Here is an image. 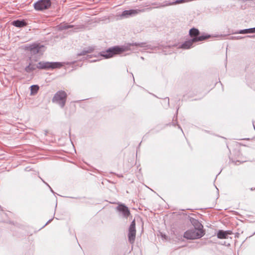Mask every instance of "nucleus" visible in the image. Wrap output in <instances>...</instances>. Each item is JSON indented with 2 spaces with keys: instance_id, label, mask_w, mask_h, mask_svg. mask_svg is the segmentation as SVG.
<instances>
[{
  "instance_id": "nucleus-1",
  "label": "nucleus",
  "mask_w": 255,
  "mask_h": 255,
  "mask_svg": "<svg viewBox=\"0 0 255 255\" xmlns=\"http://www.w3.org/2000/svg\"><path fill=\"white\" fill-rule=\"evenodd\" d=\"M202 228L203 226L200 224L198 228H195L193 229L186 231L184 234V237L189 240L200 238L203 237L204 234Z\"/></svg>"
},
{
  "instance_id": "nucleus-2",
  "label": "nucleus",
  "mask_w": 255,
  "mask_h": 255,
  "mask_svg": "<svg viewBox=\"0 0 255 255\" xmlns=\"http://www.w3.org/2000/svg\"><path fill=\"white\" fill-rule=\"evenodd\" d=\"M67 97V94L64 91L59 90L54 95L52 102L58 104L61 108H63L65 105Z\"/></svg>"
},
{
  "instance_id": "nucleus-3",
  "label": "nucleus",
  "mask_w": 255,
  "mask_h": 255,
  "mask_svg": "<svg viewBox=\"0 0 255 255\" xmlns=\"http://www.w3.org/2000/svg\"><path fill=\"white\" fill-rule=\"evenodd\" d=\"M62 66L60 62H49L41 61L37 64V68L39 69H49L59 68Z\"/></svg>"
},
{
  "instance_id": "nucleus-4",
  "label": "nucleus",
  "mask_w": 255,
  "mask_h": 255,
  "mask_svg": "<svg viewBox=\"0 0 255 255\" xmlns=\"http://www.w3.org/2000/svg\"><path fill=\"white\" fill-rule=\"evenodd\" d=\"M124 51V50L123 48H120L118 46H115L109 48L106 51L103 52L101 55L106 58H109L116 54H121Z\"/></svg>"
},
{
  "instance_id": "nucleus-5",
  "label": "nucleus",
  "mask_w": 255,
  "mask_h": 255,
  "mask_svg": "<svg viewBox=\"0 0 255 255\" xmlns=\"http://www.w3.org/2000/svg\"><path fill=\"white\" fill-rule=\"evenodd\" d=\"M51 5V0H39L33 4L34 9L37 11H42L45 9H47L50 8Z\"/></svg>"
},
{
  "instance_id": "nucleus-6",
  "label": "nucleus",
  "mask_w": 255,
  "mask_h": 255,
  "mask_svg": "<svg viewBox=\"0 0 255 255\" xmlns=\"http://www.w3.org/2000/svg\"><path fill=\"white\" fill-rule=\"evenodd\" d=\"M44 46L39 43H33L26 47V49L30 51L31 55L41 53L44 51Z\"/></svg>"
},
{
  "instance_id": "nucleus-7",
  "label": "nucleus",
  "mask_w": 255,
  "mask_h": 255,
  "mask_svg": "<svg viewBox=\"0 0 255 255\" xmlns=\"http://www.w3.org/2000/svg\"><path fill=\"white\" fill-rule=\"evenodd\" d=\"M136 236V230H135V220H133L128 228V240L131 244H133L134 243Z\"/></svg>"
},
{
  "instance_id": "nucleus-8",
  "label": "nucleus",
  "mask_w": 255,
  "mask_h": 255,
  "mask_svg": "<svg viewBox=\"0 0 255 255\" xmlns=\"http://www.w3.org/2000/svg\"><path fill=\"white\" fill-rule=\"evenodd\" d=\"M144 11V9L125 10L123 11L122 14L119 15V16L121 18H126L130 16H135L137 14Z\"/></svg>"
},
{
  "instance_id": "nucleus-9",
  "label": "nucleus",
  "mask_w": 255,
  "mask_h": 255,
  "mask_svg": "<svg viewBox=\"0 0 255 255\" xmlns=\"http://www.w3.org/2000/svg\"><path fill=\"white\" fill-rule=\"evenodd\" d=\"M205 37H200L198 38H193L190 40L186 41L181 46L180 48L185 49H188L193 47V43L198 41L205 40Z\"/></svg>"
},
{
  "instance_id": "nucleus-10",
  "label": "nucleus",
  "mask_w": 255,
  "mask_h": 255,
  "mask_svg": "<svg viewBox=\"0 0 255 255\" xmlns=\"http://www.w3.org/2000/svg\"><path fill=\"white\" fill-rule=\"evenodd\" d=\"M116 209L124 218L126 219H127L130 214V211L128 207L124 204H119L117 207Z\"/></svg>"
},
{
  "instance_id": "nucleus-11",
  "label": "nucleus",
  "mask_w": 255,
  "mask_h": 255,
  "mask_svg": "<svg viewBox=\"0 0 255 255\" xmlns=\"http://www.w3.org/2000/svg\"><path fill=\"white\" fill-rule=\"evenodd\" d=\"M200 31L199 30L195 28H192L189 30V35L193 38H198L200 37H205V40L209 38L210 36L209 35L199 36Z\"/></svg>"
},
{
  "instance_id": "nucleus-12",
  "label": "nucleus",
  "mask_w": 255,
  "mask_h": 255,
  "mask_svg": "<svg viewBox=\"0 0 255 255\" xmlns=\"http://www.w3.org/2000/svg\"><path fill=\"white\" fill-rule=\"evenodd\" d=\"M12 24L17 27H22L26 25L27 23L24 20H16L12 22Z\"/></svg>"
},
{
  "instance_id": "nucleus-13",
  "label": "nucleus",
  "mask_w": 255,
  "mask_h": 255,
  "mask_svg": "<svg viewBox=\"0 0 255 255\" xmlns=\"http://www.w3.org/2000/svg\"><path fill=\"white\" fill-rule=\"evenodd\" d=\"M229 234H230V231L219 230L217 233V237L221 239H227L228 238V235Z\"/></svg>"
},
{
  "instance_id": "nucleus-14",
  "label": "nucleus",
  "mask_w": 255,
  "mask_h": 255,
  "mask_svg": "<svg viewBox=\"0 0 255 255\" xmlns=\"http://www.w3.org/2000/svg\"><path fill=\"white\" fill-rule=\"evenodd\" d=\"M255 33V27L240 30L236 32L235 34H247Z\"/></svg>"
},
{
  "instance_id": "nucleus-15",
  "label": "nucleus",
  "mask_w": 255,
  "mask_h": 255,
  "mask_svg": "<svg viewBox=\"0 0 255 255\" xmlns=\"http://www.w3.org/2000/svg\"><path fill=\"white\" fill-rule=\"evenodd\" d=\"M94 50L93 47H88L83 49L80 53L77 54L78 56L85 55L87 53H90L92 52Z\"/></svg>"
},
{
  "instance_id": "nucleus-16",
  "label": "nucleus",
  "mask_w": 255,
  "mask_h": 255,
  "mask_svg": "<svg viewBox=\"0 0 255 255\" xmlns=\"http://www.w3.org/2000/svg\"><path fill=\"white\" fill-rule=\"evenodd\" d=\"M37 68V64H34L30 63L29 65L25 68V70L27 72H30Z\"/></svg>"
},
{
  "instance_id": "nucleus-17",
  "label": "nucleus",
  "mask_w": 255,
  "mask_h": 255,
  "mask_svg": "<svg viewBox=\"0 0 255 255\" xmlns=\"http://www.w3.org/2000/svg\"><path fill=\"white\" fill-rule=\"evenodd\" d=\"M31 95L36 94L39 90V86L36 85H33L30 86Z\"/></svg>"
},
{
  "instance_id": "nucleus-18",
  "label": "nucleus",
  "mask_w": 255,
  "mask_h": 255,
  "mask_svg": "<svg viewBox=\"0 0 255 255\" xmlns=\"http://www.w3.org/2000/svg\"><path fill=\"white\" fill-rule=\"evenodd\" d=\"M74 27V25H69L67 24H64L63 25H60L59 26V29L60 30L67 29L68 28Z\"/></svg>"
},
{
  "instance_id": "nucleus-19",
  "label": "nucleus",
  "mask_w": 255,
  "mask_h": 255,
  "mask_svg": "<svg viewBox=\"0 0 255 255\" xmlns=\"http://www.w3.org/2000/svg\"><path fill=\"white\" fill-rule=\"evenodd\" d=\"M83 28V26H81V25H78V26H76L75 27L74 29H75V30L76 31V30H78V29H81V28Z\"/></svg>"
},
{
  "instance_id": "nucleus-20",
  "label": "nucleus",
  "mask_w": 255,
  "mask_h": 255,
  "mask_svg": "<svg viewBox=\"0 0 255 255\" xmlns=\"http://www.w3.org/2000/svg\"><path fill=\"white\" fill-rule=\"evenodd\" d=\"M164 100H165V101H167V103H168V104L169 105V98H166L164 99Z\"/></svg>"
},
{
  "instance_id": "nucleus-21",
  "label": "nucleus",
  "mask_w": 255,
  "mask_h": 255,
  "mask_svg": "<svg viewBox=\"0 0 255 255\" xmlns=\"http://www.w3.org/2000/svg\"><path fill=\"white\" fill-rule=\"evenodd\" d=\"M50 189L51 190V191H52V192H53V191L52 190V189H51V188L50 187V186L46 182H45L44 181H43Z\"/></svg>"
},
{
  "instance_id": "nucleus-22",
  "label": "nucleus",
  "mask_w": 255,
  "mask_h": 255,
  "mask_svg": "<svg viewBox=\"0 0 255 255\" xmlns=\"http://www.w3.org/2000/svg\"><path fill=\"white\" fill-rule=\"evenodd\" d=\"M246 37H247L252 38V37H255V35H248V36H247Z\"/></svg>"
},
{
  "instance_id": "nucleus-23",
  "label": "nucleus",
  "mask_w": 255,
  "mask_h": 255,
  "mask_svg": "<svg viewBox=\"0 0 255 255\" xmlns=\"http://www.w3.org/2000/svg\"><path fill=\"white\" fill-rule=\"evenodd\" d=\"M50 221V220H49V221L47 222V223H46V224L45 225V226H46V225H47V224H48Z\"/></svg>"
},
{
  "instance_id": "nucleus-24",
  "label": "nucleus",
  "mask_w": 255,
  "mask_h": 255,
  "mask_svg": "<svg viewBox=\"0 0 255 255\" xmlns=\"http://www.w3.org/2000/svg\"><path fill=\"white\" fill-rule=\"evenodd\" d=\"M255 188H251V190H255Z\"/></svg>"
},
{
  "instance_id": "nucleus-25",
  "label": "nucleus",
  "mask_w": 255,
  "mask_h": 255,
  "mask_svg": "<svg viewBox=\"0 0 255 255\" xmlns=\"http://www.w3.org/2000/svg\"><path fill=\"white\" fill-rule=\"evenodd\" d=\"M242 38V37H237V39H241V38Z\"/></svg>"
}]
</instances>
